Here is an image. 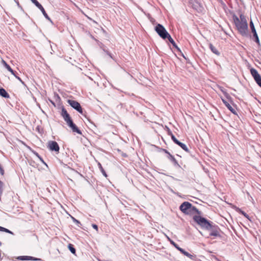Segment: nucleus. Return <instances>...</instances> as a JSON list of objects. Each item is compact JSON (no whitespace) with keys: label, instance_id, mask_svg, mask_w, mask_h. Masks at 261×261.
Masks as SVG:
<instances>
[{"label":"nucleus","instance_id":"obj_24","mask_svg":"<svg viewBox=\"0 0 261 261\" xmlns=\"http://www.w3.org/2000/svg\"><path fill=\"white\" fill-rule=\"evenodd\" d=\"M0 231L5 232L14 235L13 232H12L11 230L7 229L5 227H4L3 226H0Z\"/></svg>","mask_w":261,"mask_h":261},{"label":"nucleus","instance_id":"obj_9","mask_svg":"<svg viewBox=\"0 0 261 261\" xmlns=\"http://www.w3.org/2000/svg\"><path fill=\"white\" fill-rule=\"evenodd\" d=\"M250 72L256 83L261 88V75L259 74L257 70L252 67L250 69Z\"/></svg>","mask_w":261,"mask_h":261},{"label":"nucleus","instance_id":"obj_12","mask_svg":"<svg viewBox=\"0 0 261 261\" xmlns=\"http://www.w3.org/2000/svg\"><path fill=\"white\" fill-rule=\"evenodd\" d=\"M67 103L75 110H80V108L82 107L81 104L76 100L73 99H68Z\"/></svg>","mask_w":261,"mask_h":261},{"label":"nucleus","instance_id":"obj_2","mask_svg":"<svg viewBox=\"0 0 261 261\" xmlns=\"http://www.w3.org/2000/svg\"><path fill=\"white\" fill-rule=\"evenodd\" d=\"M60 114L64 121L66 122L67 125L71 129L73 133H76L77 134L82 135V131L74 123L70 115L63 106L61 107V112Z\"/></svg>","mask_w":261,"mask_h":261},{"label":"nucleus","instance_id":"obj_50","mask_svg":"<svg viewBox=\"0 0 261 261\" xmlns=\"http://www.w3.org/2000/svg\"><path fill=\"white\" fill-rule=\"evenodd\" d=\"M180 53V55L184 58V57H186L184 54L181 52V51L180 50V51H179Z\"/></svg>","mask_w":261,"mask_h":261},{"label":"nucleus","instance_id":"obj_35","mask_svg":"<svg viewBox=\"0 0 261 261\" xmlns=\"http://www.w3.org/2000/svg\"><path fill=\"white\" fill-rule=\"evenodd\" d=\"M171 137V140L172 141L176 144L179 141L175 137V136L172 134V135L170 136Z\"/></svg>","mask_w":261,"mask_h":261},{"label":"nucleus","instance_id":"obj_6","mask_svg":"<svg viewBox=\"0 0 261 261\" xmlns=\"http://www.w3.org/2000/svg\"><path fill=\"white\" fill-rule=\"evenodd\" d=\"M206 230L210 231V236H213L215 237H221L220 232L221 231V230L220 227L214 222H213V223L211 225L210 227H209L208 229Z\"/></svg>","mask_w":261,"mask_h":261},{"label":"nucleus","instance_id":"obj_46","mask_svg":"<svg viewBox=\"0 0 261 261\" xmlns=\"http://www.w3.org/2000/svg\"><path fill=\"white\" fill-rule=\"evenodd\" d=\"M26 147H27V148L28 149H29L33 153V151H36L35 150H33L31 147H30L29 146H28V145H25Z\"/></svg>","mask_w":261,"mask_h":261},{"label":"nucleus","instance_id":"obj_49","mask_svg":"<svg viewBox=\"0 0 261 261\" xmlns=\"http://www.w3.org/2000/svg\"><path fill=\"white\" fill-rule=\"evenodd\" d=\"M187 257L190 258L191 257V256H192V254L189 253V252L187 253V255H186Z\"/></svg>","mask_w":261,"mask_h":261},{"label":"nucleus","instance_id":"obj_23","mask_svg":"<svg viewBox=\"0 0 261 261\" xmlns=\"http://www.w3.org/2000/svg\"><path fill=\"white\" fill-rule=\"evenodd\" d=\"M98 168H99L100 171H101V173L102 174V175L105 177H108V175H107L106 171L105 170V169L102 167L101 164L99 162L98 163Z\"/></svg>","mask_w":261,"mask_h":261},{"label":"nucleus","instance_id":"obj_38","mask_svg":"<svg viewBox=\"0 0 261 261\" xmlns=\"http://www.w3.org/2000/svg\"><path fill=\"white\" fill-rule=\"evenodd\" d=\"M28 163L30 166L33 167H36V166L37 165L35 162L32 160L28 161Z\"/></svg>","mask_w":261,"mask_h":261},{"label":"nucleus","instance_id":"obj_3","mask_svg":"<svg viewBox=\"0 0 261 261\" xmlns=\"http://www.w3.org/2000/svg\"><path fill=\"white\" fill-rule=\"evenodd\" d=\"M179 210L184 214L191 215L194 214H202V212L189 201L183 202L179 207Z\"/></svg>","mask_w":261,"mask_h":261},{"label":"nucleus","instance_id":"obj_14","mask_svg":"<svg viewBox=\"0 0 261 261\" xmlns=\"http://www.w3.org/2000/svg\"><path fill=\"white\" fill-rule=\"evenodd\" d=\"M221 99L224 103V105L225 106V107L234 115H237V112L236 111L231 107V106L230 105V103L224 98L221 97Z\"/></svg>","mask_w":261,"mask_h":261},{"label":"nucleus","instance_id":"obj_27","mask_svg":"<svg viewBox=\"0 0 261 261\" xmlns=\"http://www.w3.org/2000/svg\"><path fill=\"white\" fill-rule=\"evenodd\" d=\"M33 4L35 5V6L38 8L41 11L44 9L42 5L39 3L37 0H36Z\"/></svg>","mask_w":261,"mask_h":261},{"label":"nucleus","instance_id":"obj_15","mask_svg":"<svg viewBox=\"0 0 261 261\" xmlns=\"http://www.w3.org/2000/svg\"><path fill=\"white\" fill-rule=\"evenodd\" d=\"M232 207L237 212H238L240 214L244 216L246 218H247L250 221H251V218L249 217V216L246 213H245L244 211H242L240 208H239V207H238L236 205H233Z\"/></svg>","mask_w":261,"mask_h":261},{"label":"nucleus","instance_id":"obj_17","mask_svg":"<svg viewBox=\"0 0 261 261\" xmlns=\"http://www.w3.org/2000/svg\"><path fill=\"white\" fill-rule=\"evenodd\" d=\"M166 39L168 40V41L172 45L173 47L175 48L178 51H180V49L178 47L176 42L171 37L170 34L168 36V37H167Z\"/></svg>","mask_w":261,"mask_h":261},{"label":"nucleus","instance_id":"obj_48","mask_svg":"<svg viewBox=\"0 0 261 261\" xmlns=\"http://www.w3.org/2000/svg\"><path fill=\"white\" fill-rule=\"evenodd\" d=\"M184 59L187 61V63H189V64L191 63L189 59V58H187L186 57H184Z\"/></svg>","mask_w":261,"mask_h":261},{"label":"nucleus","instance_id":"obj_28","mask_svg":"<svg viewBox=\"0 0 261 261\" xmlns=\"http://www.w3.org/2000/svg\"><path fill=\"white\" fill-rule=\"evenodd\" d=\"M4 182L0 180V201L1 200V197L3 195V191H4Z\"/></svg>","mask_w":261,"mask_h":261},{"label":"nucleus","instance_id":"obj_11","mask_svg":"<svg viewBox=\"0 0 261 261\" xmlns=\"http://www.w3.org/2000/svg\"><path fill=\"white\" fill-rule=\"evenodd\" d=\"M96 41L97 42V45L105 53L108 55L111 59L113 60H115L114 59V56L111 54L108 48V47L103 44L102 42H100L98 40H96Z\"/></svg>","mask_w":261,"mask_h":261},{"label":"nucleus","instance_id":"obj_4","mask_svg":"<svg viewBox=\"0 0 261 261\" xmlns=\"http://www.w3.org/2000/svg\"><path fill=\"white\" fill-rule=\"evenodd\" d=\"M202 214L194 215L193 217V221L198 225L201 229L204 230L208 229L209 227L213 222L208 220L207 218L202 217Z\"/></svg>","mask_w":261,"mask_h":261},{"label":"nucleus","instance_id":"obj_44","mask_svg":"<svg viewBox=\"0 0 261 261\" xmlns=\"http://www.w3.org/2000/svg\"><path fill=\"white\" fill-rule=\"evenodd\" d=\"M15 2H16V3L17 4V6L18 7V8H19L20 9V10H21L22 11L24 12V10H23V8H22V7H21V6L19 4V3L18 1H15Z\"/></svg>","mask_w":261,"mask_h":261},{"label":"nucleus","instance_id":"obj_10","mask_svg":"<svg viewBox=\"0 0 261 261\" xmlns=\"http://www.w3.org/2000/svg\"><path fill=\"white\" fill-rule=\"evenodd\" d=\"M47 147L50 151H54L56 153L59 152L60 146L55 141H49L47 143Z\"/></svg>","mask_w":261,"mask_h":261},{"label":"nucleus","instance_id":"obj_22","mask_svg":"<svg viewBox=\"0 0 261 261\" xmlns=\"http://www.w3.org/2000/svg\"><path fill=\"white\" fill-rule=\"evenodd\" d=\"M68 249L74 255H75L76 249L74 246V245L72 244H68L67 246Z\"/></svg>","mask_w":261,"mask_h":261},{"label":"nucleus","instance_id":"obj_36","mask_svg":"<svg viewBox=\"0 0 261 261\" xmlns=\"http://www.w3.org/2000/svg\"><path fill=\"white\" fill-rule=\"evenodd\" d=\"M181 254H182L183 255L186 256L187 253H188V252H187V251H186L185 249H184L183 248H179V249L178 250Z\"/></svg>","mask_w":261,"mask_h":261},{"label":"nucleus","instance_id":"obj_20","mask_svg":"<svg viewBox=\"0 0 261 261\" xmlns=\"http://www.w3.org/2000/svg\"><path fill=\"white\" fill-rule=\"evenodd\" d=\"M176 145H177L180 147H181L185 151H186V152H189V149L188 147H187V146L185 143H182V142H181L180 141H179L176 144Z\"/></svg>","mask_w":261,"mask_h":261},{"label":"nucleus","instance_id":"obj_52","mask_svg":"<svg viewBox=\"0 0 261 261\" xmlns=\"http://www.w3.org/2000/svg\"><path fill=\"white\" fill-rule=\"evenodd\" d=\"M90 37L93 39H94V40L96 41V40H97L96 39H95L92 35H90Z\"/></svg>","mask_w":261,"mask_h":261},{"label":"nucleus","instance_id":"obj_47","mask_svg":"<svg viewBox=\"0 0 261 261\" xmlns=\"http://www.w3.org/2000/svg\"><path fill=\"white\" fill-rule=\"evenodd\" d=\"M184 59L187 61V63H189V64L191 63L189 59V58H187L186 57H184Z\"/></svg>","mask_w":261,"mask_h":261},{"label":"nucleus","instance_id":"obj_57","mask_svg":"<svg viewBox=\"0 0 261 261\" xmlns=\"http://www.w3.org/2000/svg\"><path fill=\"white\" fill-rule=\"evenodd\" d=\"M123 155H124V156H126V154H123Z\"/></svg>","mask_w":261,"mask_h":261},{"label":"nucleus","instance_id":"obj_42","mask_svg":"<svg viewBox=\"0 0 261 261\" xmlns=\"http://www.w3.org/2000/svg\"><path fill=\"white\" fill-rule=\"evenodd\" d=\"M92 227L95 229L96 231H98V226L97 224L93 223L92 224Z\"/></svg>","mask_w":261,"mask_h":261},{"label":"nucleus","instance_id":"obj_25","mask_svg":"<svg viewBox=\"0 0 261 261\" xmlns=\"http://www.w3.org/2000/svg\"><path fill=\"white\" fill-rule=\"evenodd\" d=\"M33 154L35 155L41 161L42 163H43L44 165H45L46 166H47V164L44 162L43 158L38 154V152L36 151H33Z\"/></svg>","mask_w":261,"mask_h":261},{"label":"nucleus","instance_id":"obj_16","mask_svg":"<svg viewBox=\"0 0 261 261\" xmlns=\"http://www.w3.org/2000/svg\"><path fill=\"white\" fill-rule=\"evenodd\" d=\"M167 158L169 159L173 164V166L176 168H182L180 165L178 164L177 161L175 159L174 156L171 154L167 155Z\"/></svg>","mask_w":261,"mask_h":261},{"label":"nucleus","instance_id":"obj_26","mask_svg":"<svg viewBox=\"0 0 261 261\" xmlns=\"http://www.w3.org/2000/svg\"><path fill=\"white\" fill-rule=\"evenodd\" d=\"M41 12L42 13V14L43 15V16H44V17L48 20H49L51 23H53V21L51 20V19H50V18L49 17V16L48 15V14H47V13L46 12L44 8L41 11Z\"/></svg>","mask_w":261,"mask_h":261},{"label":"nucleus","instance_id":"obj_13","mask_svg":"<svg viewBox=\"0 0 261 261\" xmlns=\"http://www.w3.org/2000/svg\"><path fill=\"white\" fill-rule=\"evenodd\" d=\"M16 258L18 260H20L22 261L24 260H41L40 258H37L35 257L31 256H28V255H21V256H18L16 257Z\"/></svg>","mask_w":261,"mask_h":261},{"label":"nucleus","instance_id":"obj_7","mask_svg":"<svg viewBox=\"0 0 261 261\" xmlns=\"http://www.w3.org/2000/svg\"><path fill=\"white\" fill-rule=\"evenodd\" d=\"M250 28L252 33V35H251V37L250 38H251L252 40L257 44L258 46H260L261 44L259 39L252 19H251L250 21Z\"/></svg>","mask_w":261,"mask_h":261},{"label":"nucleus","instance_id":"obj_19","mask_svg":"<svg viewBox=\"0 0 261 261\" xmlns=\"http://www.w3.org/2000/svg\"><path fill=\"white\" fill-rule=\"evenodd\" d=\"M209 48L211 51L217 56L220 55V53L216 48V47L212 44H209Z\"/></svg>","mask_w":261,"mask_h":261},{"label":"nucleus","instance_id":"obj_40","mask_svg":"<svg viewBox=\"0 0 261 261\" xmlns=\"http://www.w3.org/2000/svg\"><path fill=\"white\" fill-rule=\"evenodd\" d=\"M0 174L1 175H4V174H5V170H4V169L3 168V167L2 166V165L0 164Z\"/></svg>","mask_w":261,"mask_h":261},{"label":"nucleus","instance_id":"obj_37","mask_svg":"<svg viewBox=\"0 0 261 261\" xmlns=\"http://www.w3.org/2000/svg\"><path fill=\"white\" fill-rule=\"evenodd\" d=\"M165 129L166 130L168 135L170 136L172 135L173 133L172 131L167 126H165Z\"/></svg>","mask_w":261,"mask_h":261},{"label":"nucleus","instance_id":"obj_30","mask_svg":"<svg viewBox=\"0 0 261 261\" xmlns=\"http://www.w3.org/2000/svg\"><path fill=\"white\" fill-rule=\"evenodd\" d=\"M225 97H226V98L228 100V101L231 103L232 104V105H234V103L233 102V99L229 95V94H228L227 95H226V96H225Z\"/></svg>","mask_w":261,"mask_h":261},{"label":"nucleus","instance_id":"obj_54","mask_svg":"<svg viewBox=\"0 0 261 261\" xmlns=\"http://www.w3.org/2000/svg\"><path fill=\"white\" fill-rule=\"evenodd\" d=\"M181 168H182L181 169H182V170H184V168H186V165H184V167H183V168H182V167H181Z\"/></svg>","mask_w":261,"mask_h":261},{"label":"nucleus","instance_id":"obj_8","mask_svg":"<svg viewBox=\"0 0 261 261\" xmlns=\"http://www.w3.org/2000/svg\"><path fill=\"white\" fill-rule=\"evenodd\" d=\"M2 64L3 66L9 71L12 74H13L17 80H18L21 83L24 85V86L27 87L26 85L25 84L24 82L21 79V78L18 76V73L13 70L12 68L10 67V66L4 60H2Z\"/></svg>","mask_w":261,"mask_h":261},{"label":"nucleus","instance_id":"obj_21","mask_svg":"<svg viewBox=\"0 0 261 261\" xmlns=\"http://www.w3.org/2000/svg\"><path fill=\"white\" fill-rule=\"evenodd\" d=\"M168 241L170 242V243L174 246L177 250L180 248L179 245L176 244L175 242H174L171 239H170L169 237H167Z\"/></svg>","mask_w":261,"mask_h":261},{"label":"nucleus","instance_id":"obj_53","mask_svg":"<svg viewBox=\"0 0 261 261\" xmlns=\"http://www.w3.org/2000/svg\"><path fill=\"white\" fill-rule=\"evenodd\" d=\"M32 3H33L36 0H30Z\"/></svg>","mask_w":261,"mask_h":261},{"label":"nucleus","instance_id":"obj_18","mask_svg":"<svg viewBox=\"0 0 261 261\" xmlns=\"http://www.w3.org/2000/svg\"><path fill=\"white\" fill-rule=\"evenodd\" d=\"M0 96L5 98H10V95L9 93L2 87L0 88Z\"/></svg>","mask_w":261,"mask_h":261},{"label":"nucleus","instance_id":"obj_31","mask_svg":"<svg viewBox=\"0 0 261 261\" xmlns=\"http://www.w3.org/2000/svg\"><path fill=\"white\" fill-rule=\"evenodd\" d=\"M54 97L56 102H60L61 101V97H60L59 95L57 93H54Z\"/></svg>","mask_w":261,"mask_h":261},{"label":"nucleus","instance_id":"obj_55","mask_svg":"<svg viewBox=\"0 0 261 261\" xmlns=\"http://www.w3.org/2000/svg\"><path fill=\"white\" fill-rule=\"evenodd\" d=\"M2 245V243L0 241V246Z\"/></svg>","mask_w":261,"mask_h":261},{"label":"nucleus","instance_id":"obj_32","mask_svg":"<svg viewBox=\"0 0 261 261\" xmlns=\"http://www.w3.org/2000/svg\"><path fill=\"white\" fill-rule=\"evenodd\" d=\"M153 146H154L155 147H156L158 149H162V151L164 152V153H165L166 154H167V155H169V154H170L171 153L166 149H164V148H161V147H158L155 145H153Z\"/></svg>","mask_w":261,"mask_h":261},{"label":"nucleus","instance_id":"obj_29","mask_svg":"<svg viewBox=\"0 0 261 261\" xmlns=\"http://www.w3.org/2000/svg\"><path fill=\"white\" fill-rule=\"evenodd\" d=\"M71 219L72 220V221L75 223V224L78 226V227H81V226L82 225L80 221L78 220H77L76 219H75L74 217H73V216H71Z\"/></svg>","mask_w":261,"mask_h":261},{"label":"nucleus","instance_id":"obj_56","mask_svg":"<svg viewBox=\"0 0 261 261\" xmlns=\"http://www.w3.org/2000/svg\"><path fill=\"white\" fill-rule=\"evenodd\" d=\"M159 151H162V149H158Z\"/></svg>","mask_w":261,"mask_h":261},{"label":"nucleus","instance_id":"obj_41","mask_svg":"<svg viewBox=\"0 0 261 261\" xmlns=\"http://www.w3.org/2000/svg\"><path fill=\"white\" fill-rule=\"evenodd\" d=\"M149 19L152 24H156L157 23L156 22L155 19L151 17H150Z\"/></svg>","mask_w":261,"mask_h":261},{"label":"nucleus","instance_id":"obj_43","mask_svg":"<svg viewBox=\"0 0 261 261\" xmlns=\"http://www.w3.org/2000/svg\"><path fill=\"white\" fill-rule=\"evenodd\" d=\"M76 111L78 112L81 114L84 115V110L82 107L80 108V110H77Z\"/></svg>","mask_w":261,"mask_h":261},{"label":"nucleus","instance_id":"obj_34","mask_svg":"<svg viewBox=\"0 0 261 261\" xmlns=\"http://www.w3.org/2000/svg\"><path fill=\"white\" fill-rule=\"evenodd\" d=\"M219 89L223 93L224 96H226L228 93L227 92L226 89H225L224 87L222 86H219Z\"/></svg>","mask_w":261,"mask_h":261},{"label":"nucleus","instance_id":"obj_39","mask_svg":"<svg viewBox=\"0 0 261 261\" xmlns=\"http://www.w3.org/2000/svg\"><path fill=\"white\" fill-rule=\"evenodd\" d=\"M189 258H190L191 259L194 260V261H199L200 260L199 259L197 258V257L195 254H192V256H191V257H190Z\"/></svg>","mask_w":261,"mask_h":261},{"label":"nucleus","instance_id":"obj_58","mask_svg":"<svg viewBox=\"0 0 261 261\" xmlns=\"http://www.w3.org/2000/svg\"><path fill=\"white\" fill-rule=\"evenodd\" d=\"M123 155H124V156H126V154H123Z\"/></svg>","mask_w":261,"mask_h":261},{"label":"nucleus","instance_id":"obj_51","mask_svg":"<svg viewBox=\"0 0 261 261\" xmlns=\"http://www.w3.org/2000/svg\"><path fill=\"white\" fill-rule=\"evenodd\" d=\"M36 130L37 131H38V132H39V133H40V127H39V126H38L36 128Z\"/></svg>","mask_w":261,"mask_h":261},{"label":"nucleus","instance_id":"obj_5","mask_svg":"<svg viewBox=\"0 0 261 261\" xmlns=\"http://www.w3.org/2000/svg\"><path fill=\"white\" fill-rule=\"evenodd\" d=\"M154 31L163 40H166L167 37L170 34L165 28L160 23H156L154 27Z\"/></svg>","mask_w":261,"mask_h":261},{"label":"nucleus","instance_id":"obj_33","mask_svg":"<svg viewBox=\"0 0 261 261\" xmlns=\"http://www.w3.org/2000/svg\"><path fill=\"white\" fill-rule=\"evenodd\" d=\"M187 152L189 153V154L192 158H194V159L196 158V153L194 150H193L192 151L189 150V151Z\"/></svg>","mask_w":261,"mask_h":261},{"label":"nucleus","instance_id":"obj_1","mask_svg":"<svg viewBox=\"0 0 261 261\" xmlns=\"http://www.w3.org/2000/svg\"><path fill=\"white\" fill-rule=\"evenodd\" d=\"M229 13L232 17V23L240 34L243 37L251 38V35L249 33L248 24L245 15L241 13L239 18L233 11H229Z\"/></svg>","mask_w":261,"mask_h":261},{"label":"nucleus","instance_id":"obj_45","mask_svg":"<svg viewBox=\"0 0 261 261\" xmlns=\"http://www.w3.org/2000/svg\"><path fill=\"white\" fill-rule=\"evenodd\" d=\"M48 100L55 107H56V103L54 102V100H51V99L50 98H48Z\"/></svg>","mask_w":261,"mask_h":261}]
</instances>
